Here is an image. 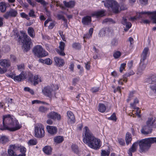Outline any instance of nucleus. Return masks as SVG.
Wrapping results in <instances>:
<instances>
[{
    "mask_svg": "<svg viewBox=\"0 0 156 156\" xmlns=\"http://www.w3.org/2000/svg\"><path fill=\"white\" fill-rule=\"evenodd\" d=\"M83 133V141L84 143L94 149H97L100 148L101 146L100 140L93 136L87 126L84 127Z\"/></svg>",
    "mask_w": 156,
    "mask_h": 156,
    "instance_id": "f257e3e1",
    "label": "nucleus"
},
{
    "mask_svg": "<svg viewBox=\"0 0 156 156\" xmlns=\"http://www.w3.org/2000/svg\"><path fill=\"white\" fill-rule=\"evenodd\" d=\"M14 119V116L9 114L4 115L3 116L2 124L0 125V129L7 130Z\"/></svg>",
    "mask_w": 156,
    "mask_h": 156,
    "instance_id": "f03ea898",
    "label": "nucleus"
},
{
    "mask_svg": "<svg viewBox=\"0 0 156 156\" xmlns=\"http://www.w3.org/2000/svg\"><path fill=\"white\" fill-rule=\"evenodd\" d=\"M151 16V18L153 20L154 22L156 23V12H150L147 11H142L141 12L137 13L136 16L130 17L129 20L131 21H134L137 18H144L146 16V15Z\"/></svg>",
    "mask_w": 156,
    "mask_h": 156,
    "instance_id": "7ed1b4c3",
    "label": "nucleus"
},
{
    "mask_svg": "<svg viewBox=\"0 0 156 156\" xmlns=\"http://www.w3.org/2000/svg\"><path fill=\"white\" fill-rule=\"evenodd\" d=\"M104 5L106 7L111 8L113 12L115 13H118L120 11L118 3L115 0H106Z\"/></svg>",
    "mask_w": 156,
    "mask_h": 156,
    "instance_id": "20e7f679",
    "label": "nucleus"
},
{
    "mask_svg": "<svg viewBox=\"0 0 156 156\" xmlns=\"http://www.w3.org/2000/svg\"><path fill=\"white\" fill-rule=\"evenodd\" d=\"M33 52L34 55L38 57H42L47 55L48 54L40 45H37L34 47Z\"/></svg>",
    "mask_w": 156,
    "mask_h": 156,
    "instance_id": "39448f33",
    "label": "nucleus"
},
{
    "mask_svg": "<svg viewBox=\"0 0 156 156\" xmlns=\"http://www.w3.org/2000/svg\"><path fill=\"white\" fill-rule=\"evenodd\" d=\"M34 136L35 137L40 138L44 136L45 135L44 127L41 123L37 124L34 126Z\"/></svg>",
    "mask_w": 156,
    "mask_h": 156,
    "instance_id": "423d86ee",
    "label": "nucleus"
},
{
    "mask_svg": "<svg viewBox=\"0 0 156 156\" xmlns=\"http://www.w3.org/2000/svg\"><path fill=\"white\" fill-rule=\"evenodd\" d=\"M23 47L24 50L27 51L30 49L31 39L25 33H23Z\"/></svg>",
    "mask_w": 156,
    "mask_h": 156,
    "instance_id": "0eeeda50",
    "label": "nucleus"
},
{
    "mask_svg": "<svg viewBox=\"0 0 156 156\" xmlns=\"http://www.w3.org/2000/svg\"><path fill=\"white\" fill-rule=\"evenodd\" d=\"M140 146V148L142 152H144L147 151L150 147V144L147 142V138L142 140L139 141H137Z\"/></svg>",
    "mask_w": 156,
    "mask_h": 156,
    "instance_id": "6e6552de",
    "label": "nucleus"
},
{
    "mask_svg": "<svg viewBox=\"0 0 156 156\" xmlns=\"http://www.w3.org/2000/svg\"><path fill=\"white\" fill-rule=\"evenodd\" d=\"M21 127V125L15 118L11 124L9 125L7 130L14 131L20 129Z\"/></svg>",
    "mask_w": 156,
    "mask_h": 156,
    "instance_id": "1a4fd4ad",
    "label": "nucleus"
},
{
    "mask_svg": "<svg viewBox=\"0 0 156 156\" xmlns=\"http://www.w3.org/2000/svg\"><path fill=\"white\" fill-rule=\"evenodd\" d=\"M6 75L7 76L11 78L15 81L18 82L20 81L21 80L25 79V75L23 72L19 75L16 76V74L12 73H7Z\"/></svg>",
    "mask_w": 156,
    "mask_h": 156,
    "instance_id": "9d476101",
    "label": "nucleus"
},
{
    "mask_svg": "<svg viewBox=\"0 0 156 156\" xmlns=\"http://www.w3.org/2000/svg\"><path fill=\"white\" fill-rule=\"evenodd\" d=\"M17 14L18 12L16 9H11L4 13L3 16L4 18L8 19L9 18L15 17L17 16Z\"/></svg>",
    "mask_w": 156,
    "mask_h": 156,
    "instance_id": "9b49d317",
    "label": "nucleus"
},
{
    "mask_svg": "<svg viewBox=\"0 0 156 156\" xmlns=\"http://www.w3.org/2000/svg\"><path fill=\"white\" fill-rule=\"evenodd\" d=\"M47 117L53 120H60L61 119L60 115L54 111L48 113L47 115Z\"/></svg>",
    "mask_w": 156,
    "mask_h": 156,
    "instance_id": "f8f14e48",
    "label": "nucleus"
},
{
    "mask_svg": "<svg viewBox=\"0 0 156 156\" xmlns=\"http://www.w3.org/2000/svg\"><path fill=\"white\" fill-rule=\"evenodd\" d=\"M19 147L15 145H11L8 150V154L11 156H15V151L17 150Z\"/></svg>",
    "mask_w": 156,
    "mask_h": 156,
    "instance_id": "ddd939ff",
    "label": "nucleus"
},
{
    "mask_svg": "<svg viewBox=\"0 0 156 156\" xmlns=\"http://www.w3.org/2000/svg\"><path fill=\"white\" fill-rule=\"evenodd\" d=\"M65 44L63 42H61L59 43V48L55 49L56 52L60 55L64 56L65 55V53L64 52Z\"/></svg>",
    "mask_w": 156,
    "mask_h": 156,
    "instance_id": "4468645a",
    "label": "nucleus"
},
{
    "mask_svg": "<svg viewBox=\"0 0 156 156\" xmlns=\"http://www.w3.org/2000/svg\"><path fill=\"white\" fill-rule=\"evenodd\" d=\"M52 91V89L49 86L45 87L42 90V92L43 94L45 95L48 97H50L51 95Z\"/></svg>",
    "mask_w": 156,
    "mask_h": 156,
    "instance_id": "2eb2a0df",
    "label": "nucleus"
},
{
    "mask_svg": "<svg viewBox=\"0 0 156 156\" xmlns=\"http://www.w3.org/2000/svg\"><path fill=\"white\" fill-rule=\"evenodd\" d=\"M146 124L152 129L156 127V120L153 118L148 119Z\"/></svg>",
    "mask_w": 156,
    "mask_h": 156,
    "instance_id": "dca6fc26",
    "label": "nucleus"
},
{
    "mask_svg": "<svg viewBox=\"0 0 156 156\" xmlns=\"http://www.w3.org/2000/svg\"><path fill=\"white\" fill-rule=\"evenodd\" d=\"M152 128L149 126L146 125L142 127V129L141 130V132L142 133L144 134H149L151 132Z\"/></svg>",
    "mask_w": 156,
    "mask_h": 156,
    "instance_id": "f3484780",
    "label": "nucleus"
},
{
    "mask_svg": "<svg viewBox=\"0 0 156 156\" xmlns=\"http://www.w3.org/2000/svg\"><path fill=\"white\" fill-rule=\"evenodd\" d=\"M149 53V49L147 48H145L143 51L141 55V58L140 60L141 61H144L146 59L147 55Z\"/></svg>",
    "mask_w": 156,
    "mask_h": 156,
    "instance_id": "a211bd4d",
    "label": "nucleus"
},
{
    "mask_svg": "<svg viewBox=\"0 0 156 156\" xmlns=\"http://www.w3.org/2000/svg\"><path fill=\"white\" fill-rule=\"evenodd\" d=\"M91 21V17L86 16L82 18V23L84 25H88Z\"/></svg>",
    "mask_w": 156,
    "mask_h": 156,
    "instance_id": "6ab92c4d",
    "label": "nucleus"
},
{
    "mask_svg": "<svg viewBox=\"0 0 156 156\" xmlns=\"http://www.w3.org/2000/svg\"><path fill=\"white\" fill-rule=\"evenodd\" d=\"M138 146V142H135L133 144L132 147L129 150L128 152L129 156H132V153L136 151Z\"/></svg>",
    "mask_w": 156,
    "mask_h": 156,
    "instance_id": "aec40b11",
    "label": "nucleus"
},
{
    "mask_svg": "<svg viewBox=\"0 0 156 156\" xmlns=\"http://www.w3.org/2000/svg\"><path fill=\"white\" fill-rule=\"evenodd\" d=\"M54 59L57 66H63L65 63L63 59L58 57H55Z\"/></svg>",
    "mask_w": 156,
    "mask_h": 156,
    "instance_id": "412c9836",
    "label": "nucleus"
},
{
    "mask_svg": "<svg viewBox=\"0 0 156 156\" xmlns=\"http://www.w3.org/2000/svg\"><path fill=\"white\" fill-rule=\"evenodd\" d=\"M105 11L104 10H100L96 11L91 14L92 16H95L97 17H101L105 15Z\"/></svg>",
    "mask_w": 156,
    "mask_h": 156,
    "instance_id": "4be33fe9",
    "label": "nucleus"
},
{
    "mask_svg": "<svg viewBox=\"0 0 156 156\" xmlns=\"http://www.w3.org/2000/svg\"><path fill=\"white\" fill-rule=\"evenodd\" d=\"M47 129L48 132L51 134L55 133L57 131V129L56 127L50 126H47Z\"/></svg>",
    "mask_w": 156,
    "mask_h": 156,
    "instance_id": "5701e85b",
    "label": "nucleus"
},
{
    "mask_svg": "<svg viewBox=\"0 0 156 156\" xmlns=\"http://www.w3.org/2000/svg\"><path fill=\"white\" fill-rule=\"evenodd\" d=\"M0 65L2 66L8 67L10 66V63L9 61L7 59L0 60Z\"/></svg>",
    "mask_w": 156,
    "mask_h": 156,
    "instance_id": "b1692460",
    "label": "nucleus"
},
{
    "mask_svg": "<svg viewBox=\"0 0 156 156\" xmlns=\"http://www.w3.org/2000/svg\"><path fill=\"white\" fill-rule=\"evenodd\" d=\"M144 61H141V60H140V66L138 69V71L137 73L138 74H141L142 71L144 70L145 68L146 65L144 63Z\"/></svg>",
    "mask_w": 156,
    "mask_h": 156,
    "instance_id": "393cba45",
    "label": "nucleus"
},
{
    "mask_svg": "<svg viewBox=\"0 0 156 156\" xmlns=\"http://www.w3.org/2000/svg\"><path fill=\"white\" fill-rule=\"evenodd\" d=\"M42 81V78L39 75H35L34 77V84L35 85L38 83L39 82Z\"/></svg>",
    "mask_w": 156,
    "mask_h": 156,
    "instance_id": "a878e982",
    "label": "nucleus"
},
{
    "mask_svg": "<svg viewBox=\"0 0 156 156\" xmlns=\"http://www.w3.org/2000/svg\"><path fill=\"white\" fill-rule=\"evenodd\" d=\"M63 3L66 7L70 8L73 7L75 5V2L74 1H70L69 2L64 1Z\"/></svg>",
    "mask_w": 156,
    "mask_h": 156,
    "instance_id": "bb28decb",
    "label": "nucleus"
},
{
    "mask_svg": "<svg viewBox=\"0 0 156 156\" xmlns=\"http://www.w3.org/2000/svg\"><path fill=\"white\" fill-rule=\"evenodd\" d=\"M44 152L47 155H50L51 153L52 148L48 146H45L43 149Z\"/></svg>",
    "mask_w": 156,
    "mask_h": 156,
    "instance_id": "cd10ccee",
    "label": "nucleus"
},
{
    "mask_svg": "<svg viewBox=\"0 0 156 156\" xmlns=\"http://www.w3.org/2000/svg\"><path fill=\"white\" fill-rule=\"evenodd\" d=\"M145 82L151 84H154L156 82V77L153 76L151 78L147 79Z\"/></svg>",
    "mask_w": 156,
    "mask_h": 156,
    "instance_id": "c85d7f7f",
    "label": "nucleus"
},
{
    "mask_svg": "<svg viewBox=\"0 0 156 156\" xmlns=\"http://www.w3.org/2000/svg\"><path fill=\"white\" fill-rule=\"evenodd\" d=\"M106 109V106L103 104L99 103L98 107V111L101 113L105 112Z\"/></svg>",
    "mask_w": 156,
    "mask_h": 156,
    "instance_id": "c756f323",
    "label": "nucleus"
},
{
    "mask_svg": "<svg viewBox=\"0 0 156 156\" xmlns=\"http://www.w3.org/2000/svg\"><path fill=\"white\" fill-rule=\"evenodd\" d=\"M67 116L69 120L72 122L75 121V117L73 113L70 111H69L67 112Z\"/></svg>",
    "mask_w": 156,
    "mask_h": 156,
    "instance_id": "7c9ffc66",
    "label": "nucleus"
},
{
    "mask_svg": "<svg viewBox=\"0 0 156 156\" xmlns=\"http://www.w3.org/2000/svg\"><path fill=\"white\" fill-rule=\"evenodd\" d=\"M6 3L5 2L0 3V10L3 13L6 11Z\"/></svg>",
    "mask_w": 156,
    "mask_h": 156,
    "instance_id": "2f4dec72",
    "label": "nucleus"
},
{
    "mask_svg": "<svg viewBox=\"0 0 156 156\" xmlns=\"http://www.w3.org/2000/svg\"><path fill=\"white\" fill-rule=\"evenodd\" d=\"M122 23L123 25H126L127 28H130L132 26L131 23L130 22H127V19L124 18H123Z\"/></svg>",
    "mask_w": 156,
    "mask_h": 156,
    "instance_id": "473e14b6",
    "label": "nucleus"
},
{
    "mask_svg": "<svg viewBox=\"0 0 156 156\" xmlns=\"http://www.w3.org/2000/svg\"><path fill=\"white\" fill-rule=\"evenodd\" d=\"M28 34L32 38L35 36L34 31V29L32 27H29L28 29Z\"/></svg>",
    "mask_w": 156,
    "mask_h": 156,
    "instance_id": "72a5a7b5",
    "label": "nucleus"
},
{
    "mask_svg": "<svg viewBox=\"0 0 156 156\" xmlns=\"http://www.w3.org/2000/svg\"><path fill=\"white\" fill-rule=\"evenodd\" d=\"M132 140V139L131 134L129 133H127L126 134V144H128L131 142Z\"/></svg>",
    "mask_w": 156,
    "mask_h": 156,
    "instance_id": "f704fd0d",
    "label": "nucleus"
},
{
    "mask_svg": "<svg viewBox=\"0 0 156 156\" xmlns=\"http://www.w3.org/2000/svg\"><path fill=\"white\" fill-rule=\"evenodd\" d=\"M9 141L8 137L5 136H1L0 138V143L5 144Z\"/></svg>",
    "mask_w": 156,
    "mask_h": 156,
    "instance_id": "c9c22d12",
    "label": "nucleus"
},
{
    "mask_svg": "<svg viewBox=\"0 0 156 156\" xmlns=\"http://www.w3.org/2000/svg\"><path fill=\"white\" fill-rule=\"evenodd\" d=\"M55 142L57 143H60L62 142L63 140V137L60 136L55 137L54 139Z\"/></svg>",
    "mask_w": 156,
    "mask_h": 156,
    "instance_id": "e433bc0d",
    "label": "nucleus"
},
{
    "mask_svg": "<svg viewBox=\"0 0 156 156\" xmlns=\"http://www.w3.org/2000/svg\"><path fill=\"white\" fill-rule=\"evenodd\" d=\"M40 61L48 65H50L52 63L51 61L49 58H46L44 60L41 59Z\"/></svg>",
    "mask_w": 156,
    "mask_h": 156,
    "instance_id": "4c0bfd02",
    "label": "nucleus"
},
{
    "mask_svg": "<svg viewBox=\"0 0 156 156\" xmlns=\"http://www.w3.org/2000/svg\"><path fill=\"white\" fill-rule=\"evenodd\" d=\"M115 23V22L112 19L109 18H107L104 19L102 23Z\"/></svg>",
    "mask_w": 156,
    "mask_h": 156,
    "instance_id": "58836bf2",
    "label": "nucleus"
},
{
    "mask_svg": "<svg viewBox=\"0 0 156 156\" xmlns=\"http://www.w3.org/2000/svg\"><path fill=\"white\" fill-rule=\"evenodd\" d=\"M147 142L150 144V146L152 144L156 143V137L147 138Z\"/></svg>",
    "mask_w": 156,
    "mask_h": 156,
    "instance_id": "ea45409f",
    "label": "nucleus"
},
{
    "mask_svg": "<svg viewBox=\"0 0 156 156\" xmlns=\"http://www.w3.org/2000/svg\"><path fill=\"white\" fill-rule=\"evenodd\" d=\"M111 44L112 46H117L118 44V39L116 38L113 39L112 41Z\"/></svg>",
    "mask_w": 156,
    "mask_h": 156,
    "instance_id": "a19ab883",
    "label": "nucleus"
},
{
    "mask_svg": "<svg viewBox=\"0 0 156 156\" xmlns=\"http://www.w3.org/2000/svg\"><path fill=\"white\" fill-rule=\"evenodd\" d=\"M110 151L108 150H102L101 153V156H108Z\"/></svg>",
    "mask_w": 156,
    "mask_h": 156,
    "instance_id": "79ce46f5",
    "label": "nucleus"
},
{
    "mask_svg": "<svg viewBox=\"0 0 156 156\" xmlns=\"http://www.w3.org/2000/svg\"><path fill=\"white\" fill-rule=\"evenodd\" d=\"M48 110V108L43 106L40 107L39 109L40 112L43 113L46 112Z\"/></svg>",
    "mask_w": 156,
    "mask_h": 156,
    "instance_id": "37998d69",
    "label": "nucleus"
},
{
    "mask_svg": "<svg viewBox=\"0 0 156 156\" xmlns=\"http://www.w3.org/2000/svg\"><path fill=\"white\" fill-rule=\"evenodd\" d=\"M37 143V141L35 139H30L28 142L29 145H34Z\"/></svg>",
    "mask_w": 156,
    "mask_h": 156,
    "instance_id": "c03bdc74",
    "label": "nucleus"
},
{
    "mask_svg": "<svg viewBox=\"0 0 156 156\" xmlns=\"http://www.w3.org/2000/svg\"><path fill=\"white\" fill-rule=\"evenodd\" d=\"M72 148L73 150L75 153H78L79 150L77 146L75 144H73L72 146Z\"/></svg>",
    "mask_w": 156,
    "mask_h": 156,
    "instance_id": "a18cd8bd",
    "label": "nucleus"
},
{
    "mask_svg": "<svg viewBox=\"0 0 156 156\" xmlns=\"http://www.w3.org/2000/svg\"><path fill=\"white\" fill-rule=\"evenodd\" d=\"M132 108L134 110H135L136 113L138 116V117L139 118L141 116L140 115V110H139V108L138 107H136L135 106L134 107Z\"/></svg>",
    "mask_w": 156,
    "mask_h": 156,
    "instance_id": "49530a36",
    "label": "nucleus"
},
{
    "mask_svg": "<svg viewBox=\"0 0 156 156\" xmlns=\"http://www.w3.org/2000/svg\"><path fill=\"white\" fill-rule=\"evenodd\" d=\"M121 53L119 51H116L113 54V56L115 58H118L121 55Z\"/></svg>",
    "mask_w": 156,
    "mask_h": 156,
    "instance_id": "de8ad7c7",
    "label": "nucleus"
},
{
    "mask_svg": "<svg viewBox=\"0 0 156 156\" xmlns=\"http://www.w3.org/2000/svg\"><path fill=\"white\" fill-rule=\"evenodd\" d=\"M127 82V80L126 78L124 76H123V79H120L118 81V83L119 85H122L123 82Z\"/></svg>",
    "mask_w": 156,
    "mask_h": 156,
    "instance_id": "09e8293b",
    "label": "nucleus"
},
{
    "mask_svg": "<svg viewBox=\"0 0 156 156\" xmlns=\"http://www.w3.org/2000/svg\"><path fill=\"white\" fill-rule=\"evenodd\" d=\"M139 102L138 99L137 98L134 99L133 103H131L130 104L131 107H134L136 104L138 103Z\"/></svg>",
    "mask_w": 156,
    "mask_h": 156,
    "instance_id": "8fccbe9b",
    "label": "nucleus"
},
{
    "mask_svg": "<svg viewBox=\"0 0 156 156\" xmlns=\"http://www.w3.org/2000/svg\"><path fill=\"white\" fill-rule=\"evenodd\" d=\"M17 68L18 69L21 71H23L24 69V65L23 64H22L18 65Z\"/></svg>",
    "mask_w": 156,
    "mask_h": 156,
    "instance_id": "3c124183",
    "label": "nucleus"
},
{
    "mask_svg": "<svg viewBox=\"0 0 156 156\" xmlns=\"http://www.w3.org/2000/svg\"><path fill=\"white\" fill-rule=\"evenodd\" d=\"M57 17L58 20L62 19L65 22L66 21V20L64 16L61 14H58L57 15Z\"/></svg>",
    "mask_w": 156,
    "mask_h": 156,
    "instance_id": "603ef678",
    "label": "nucleus"
},
{
    "mask_svg": "<svg viewBox=\"0 0 156 156\" xmlns=\"http://www.w3.org/2000/svg\"><path fill=\"white\" fill-rule=\"evenodd\" d=\"M73 47L76 49H79L80 48V45L79 43H75L73 44Z\"/></svg>",
    "mask_w": 156,
    "mask_h": 156,
    "instance_id": "864d4df0",
    "label": "nucleus"
},
{
    "mask_svg": "<svg viewBox=\"0 0 156 156\" xmlns=\"http://www.w3.org/2000/svg\"><path fill=\"white\" fill-rule=\"evenodd\" d=\"M105 32L104 29L101 30L99 33V36L101 37H102L105 36Z\"/></svg>",
    "mask_w": 156,
    "mask_h": 156,
    "instance_id": "5fc2aeb1",
    "label": "nucleus"
},
{
    "mask_svg": "<svg viewBox=\"0 0 156 156\" xmlns=\"http://www.w3.org/2000/svg\"><path fill=\"white\" fill-rule=\"evenodd\" d=\"M134 94V92H130L128 98L127 99V102H129L130 101V100H131V98L134 96L133 95Z\"/></svg>",
    "mask_w": 156,
    "mask_h": 156,
    "instance_id": "6e6d98bb",
    "label": "nucleus"
},
{
    "mask_svg": "<svg viewBox=\"0 0 156 156\" xmlns=\"http://www.w3.org/2000/svg\"><path fill=\"white\" fill-rule=\"evenodd\" d=\"M99 90V87H94L92 88L90 90L92 93H94L98 91Z\"/></svg>",
    "mask_w": 156,
    "mask_h": 156,
    "instance_id": "4d7b16f0",
    "label": "nucleus"
},
{
    "mask_svg": "<svg viewBox=\"0 0 156 156\" xmlns=\"http://www.w3.org/2000/svg\"><path fill=\"white\" fill-rule=\"evenodd\" d=\"M21 16L23 18H25L27 20L29 19V16L28 15L25 14L24 12H22L20 14Z\"/></svg>",
    "mask_w": 156,
    "mask_h": 156,
    "instance_id": "13d9d810",
    "label": "nucleus"
},
{
    "mask_svg": "<svg viewBox=\"0 0 156 156\" xmlns=\"http://www.w3.org/2000/svg\"><path fill=\"white\" fill-rule=\"evenodd\" d=\"M92 37V36L88 34H87L84 35L83 38L84 39V41L85 42L86 41L85 40V39H89Z\"/></svg>",
    "mask_w": 156,
    "mask_h": 156,
    "instance_id": "bf43d9fd",
    "label": "nucleus"
},
{
    "mask_svg": "<svg viewBox=\"0 0 156 156\" xmlns=\"http://www.w3.org/2000/svg\"><path fill=\"white\" fill-rule=\"evenodd\" d=\"M109 120L116 121V116L115 114L113 113L110 117L108 118Z\"/></svg>",
    "mask_w": 156,
    "mask_h": 156,
    "instance_id": "052dcab7",
    "label": "nucleus"
},
{
    "mask_svg": "<svg viewBox=\"0 0 156 156\" xmlns=\"http://www.w3.org/2000/svg\"><path fill=\"white\" fill-rule=\"evenodd\" d=\"M134 74V72L133 71H130L128 73H126L125 75V77H127L133 75Z\"/></svg>",
    "mask_w": 156,
    "mask_h": 156,
    "instance_id": "680f3d73",
    "label": "nucleus"
},
{
    "mask_svg": "<svg viewBox=\"0 0 156 156\" xmlns=\"http://www.w3.org/2000/svg\"><path fill=\"white\" fill-rule=\"evenodd\" d=\"M126 65V64L125 63H123L121 65L119 71L120 72H122L123 69H124Z\"/></svg>",
    "mask_w": 156,
    "mask_h": 156,
    "instance_id": "e2e57ef3",
    "label": "nucleus"
},
{
    "mask_svg": "<svg viewBox=\"0 0 156 156\" xmlns=\"http://www.w3.org/2000/svg\"><path fill=\"white\" fill-rule=\"evenodd\" d=\"M29 15L30 17H35V15L34 14V12L33 10H30L29 13Z\"/></svg>",
    "mask_w": 156,
    "mask_h": 156,
    "instance_id": "0e129e2a",
    "label": "nucleus"
},
{
    "mask_svg": "<svg viewBox=\"0 0 156 156\" xmlns=\"http://www.w3.org/2000/svg\"><path fill=\"white\" fill-rule=\"evenodd\" d=\"M38 2L40 3L43 5H46V3L44 0H35Z\"/></svg>",
    "mask_w": 156,
    "mask_h": 156,
    "instance_id": "69168bd1",
    "label": "nucleus"
},
{
    "mask_svg": "<svg viewBox=\"0 0 156 156\" xmlns=\"http://www.w3.org/2000/svg\"><path fill=\"white\" fill-rule=\"evenodd\" d=\"M26 151V149L24 147H21L20 148V152L22 153L21 154H25Z\"/></svg>",
    "mask_w": 156,
    "mask_h": 156,
    "instance_id": "338daca9",
    "label": "nucleus"
},
{
    "mask_svg": "<svg viewBox=\"0 0 156 156\" xmlns=\"http://www.w3.org/2000/svg\"><path fill=\"white\" fill-rule=\"evenodd\" d=\"M118 141L120 145H123L125 144L124 140L122 139H118Z\"/></svg>",
    "mask_w": 156,
    "mask_h": 156,
    "instance_id": "774afa93",
    "label": "nucleus"
}]
</instances>
